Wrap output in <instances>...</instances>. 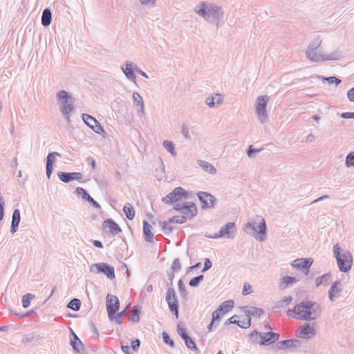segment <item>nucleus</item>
Segmentation results:
<instances>
[{"label":"nucleus","mask_w":354,"mask_h":354,"mask_svg":"<svg viewBox=\"0 0 354 354\" xmlns=\"http://www.w3.org/2000/svg\"><path fill=\"white\" fill-rule=\"evenodd\" d=\"M342 283L340 281H335L333 282L328 290V298L330 301H335V298L339 297L342 291Z\"/></svg>","instance_id":"b1692460"},{"label":"nucleus","mask_w":354,"mask_h":354,"mask_svg":"<svg viewBox=\"0 0 354 354\" xmlns=\"http://www.w3.org/2000/svg\"><path fill=\"white\" fill-rule=\"evenodd\" d=\"M183 340L185 342L186 346L188 348H189L191 350H194L195 351H198V348L196 346L195 342L190 336H188L187 337L185 338Z\"/></svg>","instance_id":"58836bf2"},{"label":"nucleus","mask_w":354,"mask_h":354,"mask_svg":"<svg viewBox=\"0 0 354 354\" xmlns=\"http://www.w3.org/2000/svg\"><path fill=\"white\" fill-rule=\"evenodd\" d=\"M59 179L65 183H68L73 180H77L80 183H84L82 180L83 174L80 172H64L59 171L57 173Z\"/></svg>","instance_id":"f3484780"},{"label":"nucleus","mask_w":354,"mask_h":354,"mask_svg":"<svg viewBox=\"0 0 354 354\" xmlns=\"http://www.w3.org/2000/svg\"><path fill=\"white\" fill-rule=\"evenodd\" d=\"M151 228L152 227L149 223L145 220L143 221V235L147 242H153V241L154 235L151 232Z\"/></svg>","instance_id":"bb28decb"},{"label":"nucleus","mask_w":354,"mask_h":354,"mask_svg":"<svg viewBox=\"0 0 354 354\" xmlns=\"http://www.w3.org/2000/svg\"><path fill=\"white\" fill-rule=\"evenodd\" d=\"M236 315L232 316L228 319H227L225 322V325H229L231 324H236L238 326H239L241 328H248V327H245V322L243 323V324H241V321H238L235 319L234 318L236 317Z\"/></svg>","instance_id":"ea45409f"},{"label":"nucleus","mask_w":354,"mask_h":354,"mask_svg":"<svg viewBox=\"0 0 354 354\" xmlns=\"http://www.w3.org/2000/svg\"><path fill=\"white\" fill-rule=\"evenodd\" d=\"M345 165L346 167H354V151L347 154L346 156Z\"/></svg>","instance_id":"a18cd8bd"},{"label":"nucleus","mask_w":354,"mask_h":354,"mask_svg":"<svg viewBox=\"0 0 354 354\" xmlns=\"http://www.w3.org/2000/svg\"><path fill=\"white\" fill-rule=\"evenodd\" d=\"M103 230L109 229L111 236H115L122 232L120 225L112 218H107L102 223Z\"/></svg>","instance_id":"412c9836"},{"label":"nucleus","mask_w":354,"mask_h":354,"mask_svg":"<svg viewBox=\"0 0 354 354\" xmlns=\"http://www.w3.org/2000/svg\"><path fill=\"white\" fill-rule=\"evenodd\" d=\"M333 251L339 270L342 272H348L353 265V256L351 253L348 251H344L341 253V248L337 243L333 245Z\"/></svg>","instance_id":"20e7f679"},{"label":"nucleus","mask_w":354,"mask_h":354,"mask_svg":"<svg viewBox=\"0 0 354 354\" xmlns=\"http://www.w3.org/2000/svg\"><path fill=\"white\" fill-rule=\"evenodd\" d=\"M120 68L129 80L135 82L136 77L135 75V66L133 62L126 61L125 66H122Z\"/></svg>","instance_id":"5701e85b"},{"label":"nucleus","mask_w":354,"mask_h":354,"mask_svg":"<svg viewBox=\"0 0 354 354\" xmlns=\"http://www.w3.org/2000/svg\"><path fill=\"white\" fill-rule=\"evenodd\" d=\"M162 145L168 152L172 156H176L174 145L171 141L165 140Z\"/></svg>","instance_id":"79ce46f5"},{"label":"nucleus","mask_w":354,"mask_h":354,"mask_svg":"<svg viewBox=\"0 0 354 354\" xmlns=\"http://www.w3.org/2000/svg\"><path fill=\"white\" fill-rule=\"evenodd\" d=\"M133 313L129 317V320L133 323L140 322V308L138 306H134L132 308Z\"/></svg>","instance_id":"72a5a7b5"},{"label":"nucleus","mask_w":354,"mask_h":354,"mask_svg":"<svg viewBox=\"0 0 354 354\" xmlns=\"http://www.w3.org/2000/svg\"><path fill=\"white\" fill-rule=\"evenodd\" d=\"M133 104L136 106H140L139 112L144 114V102L142 96L137 92L133 93Z\"/></svg>","instance_id":"2f4dec72"},{"label":"nucleus","mask_w":354,"mask_h":354,"mask_svg":"<svg viewBox=\"0 0 354 354\" xmlns=\"http://www.w3.org/2000/svg\"><path fill=\"white\" fill-rule=\"evenodd\" d=\"M241 310L245 314V327L248 328L251 326L252 317H260L264 313L262 308L248 306L241 307Z\"/></svg>","instance_id":"ddd939ff"},{"label":"nucleus","mask_w":354,"mask_h":354,"mask_svg":"<svg viewBox=\"0 0 354 354\" xmlns=\"http://www.w3.org/2000/svg\"><path fill=\"white\" fill-rule=\"evenodd\" d=\"M106 307L108 317L111 321H113L114 315L118 311L120 308L118 298L115 295L108 294L106 296Z\"/></svg>","instance_id":"f8f14e48"},{"label":"nucleus","mask_w":354,"mask_h":354,"mask_svg":"<svg viewBox=\"0 0 354 354\" xmlns=\"http://www.w3.org/2000/svg\"><path fill=\"white\" fill-rule=\"evenodd\" d=\"M322 315V308L314 301L307 300L295 305L287 311V315L297 319L314 321Z\"/></svg>","instance_id":"f257e3e1"},{"label":"nucleus","mask_w":354,"mask_h":354,"mask_svg":"<svg viewBox=\"0 0 354 354\" xmlns=\"http://www.w3.org/2000/svg\"><path fill=\"white\" fill-rule=\"evenodd\" d=\"M306 57L314 62H321L327 60H339L341 57L338 52H333L329 55H322L317 50H306Z\"/></svg>","instance_id":"6e6552de"},{"label":"nucleus","mask_w":354,"mask_h":354,"mask_svg":"<svg viewBox=\"0 0 354 354\" xmlns=\"http://www.w3.org/2000/svg\"><path fill=\"white\" fill-rule=\"evenodd\" d=\"M340 116L344 119L354 118V111L343 112L342 113H341Z\"/></svg>","instance_id":"e2e57ef3"},{"label":"nucleus","mask_w":354,"mask_h":354,"mask_svg":"<svg viewBox=\"0 0 354 354\" xmlns=\"http://www.w3.org/2000/svg\"><path fill=\"white\" fill-rule=\"evenodd\" d=\"M90 272L93 273H102L109 279H113L115 277V269L113 266L107 263H93L90 266Z\"/></svg>","instance_id":"1a4fd4ad"},{"label":"nucleus","mask_w":354,"mask_h":354,"mask_svg":"<svg viewBox=\"0 0 354 354\" xmlns=\"http://www.w3.org/2000/svg\"><path fill=\"white\" fill-rule=\"evenodd\" d=\"M123 211L129 220H133L135 216V209L133 205L127 203L124 205Z\"/></svg>","instance_id":"473e14b6"},{"label":"nucleus","mask_w":354,"mask_h":354,"mask_svg":"<svg viewBox=\"0 0 354 354\" xmlns=\"http://www.w3.org/2000/svg\"><path fill=\"white\" fill-rule=\"evenodd\" d=\"M221 314L217 310H214L212 315V321L215 323L217 322L218 324L221 320Z\"/></svg>","instance_id":"4d7b16f0"},{"label":"nucleus","mask_w":354,"mask_h":354,"mask_svg":"<svg viewBox=\"0 0 354 354\" xmlns=\"http://www.w3.org/2000/svg\"><path fill=\"white\" fill-rule=\"evenodd\" d=\"M235 228V223L234 222H228L221 227L220 229L221 234L227 238L233 237L231 235V230Z\"/></svg>","instance_id":"c85d7f7f"},{"label":"nucleus","mask_w":354,"mask_h":354,"mask_svg":"<svg viewBox=\"0 0 354 354\" xmlns=\"http://www.w3.org/2000/svg\"><path fill=\"white\" fill-rule=\"evenodd\" d=\"M178 290L183 297H186L187 292L186 290L185 284L182 279H180L178 282Z\"/></svg>","instance_id":"603ef678"},{"label":"nucleus","mask_w":354,"mask_h":354,"mask_svg":"<svg viewBox=\"0 0 354 354\" xmlns=\"http://www.w3.org/2000/svg\"><path fill=\"white\" fill-rule=\"evenodd\" d=\"M198 164L204 171L209 172L210 174L216 173V168L207 161L200 160H198Z\"/></svg>","instance_id":"7c9ffc66"},{"label":"nucleus","mask_w":354,"mask_h":354,"mask_svg":"<svg viewBox=\"0 0 354 354\" xmlns=\"http://www.w3.org/2000/svg\"><path fill=\"white\" fill-rule=\"evenodd\" d=\"M56 97L57 103L60 106V111L64 118L69 123L71 122V113L75 111V99L72 95L64 90H61L57 93Z\"/></svg>","instance_id":"7ed1b4c3"},{"label":"nucleus","mask_w":354,"mask_h":354,"mask_svg":"<svg viewBox=\"0 0 354 354\" xmlns=\"http://www.w3.org/2000/svg\"><path fill=\"white\" fill-rule=\"evenodd\" d=\"M174 216H175L176 223L183 224V223H185L187 221L184 218V217L181 216V214L180 215H176Z\"/></svg>","instance_id":"338daca9"},{"label":"nucleus","mask_w":354,"mask_h":354,"mask_svg":"<svg viewBox=\"0 0 354 354\" xmlns=\"http://www.w3.org/2000/svg\"><path fill=\"white\" fill-rule=\"evenodd\" d=\"M194 12L205 20L211 24H215L218 28L223 24V10L221 7L212 3L206 4L201 2L194 8Z\"/></svg>","instance_id":"f03ea898"},{"label":"nucleus","mask_w":354,"mask_h":354,"mask_svg":"<svg viewBox=\"0 0 354 354\" xmlns=\"http://www.w3.org/2000/svg\"><path fill=\"white\" fill-rule=\"evenodd\" d=\"M234 306V301L232 299H229L221 303L216 310L221 313H225L230 311Z\"/></svg>","instance_id":"cd10ccee"},{"label":"nucleus","mask_w":354,"mask_h":354,"mask_svg":"<svg viewBox=\"0 0 354 354\" xmlns=\"http://www.w3.org/2000/svg\"><path fill=\"white\" fill-rule=\"evenodd\" d=\"M70 344L75 354H83L84 344L72 328H70Z\"/></svg>","instance_id":"a211bd4d"},{"label":"nucleus","mask_w":354,"mask_h":354,"mask_svg":"<svg viewBox=\"0 0 354 354\" xmlns=\"http://www.w3.org/2000/svg\"><path fill=\"white\" fill-rule=\"evenodd\" d=\"M276 346L279 350H287L299 347L300 342L297 339H290L278 342Z\"/></svg>","instance_id":"4be33fe9"},{"label":"nucleus","mask_w":354,"mask_h":354,"mask_svg":"<svg viewBox=\"0 0 354 354\" xmlns=\"http://www.w3.org/2000/svg\"><path fill=\"white\" fill-rule=\"evenodd\" d=\"M181 133H182V134L183 135V136L186 139H187L189 140H191V136H190V134H189V128L186 125L183 124L182 126V127H181Z\"/></svg>","instance_id":"6e6d98bb"},{"label":"nucleus","mask_w":354,"mask_h":354,"mask_svg":"<svg viewBox=\"0 0 354 354\" xmlns=\"http://www.w3.org/2000/svg\"><path fill=\"white\" fill-rule=\"evenodd\" d=\"M189 198V192L181 187H177L171 192L162 198V201L167 204H172L182 199Z\"/></svg>","instance_id":"0eeeda50"},{"label":"nucleus","mask_w":354,"mask_h":354,"mask_svg":"<svg viewBox=\"0 0 354 354\" xmlns=\"http://www.w3.org/2000/svg\"><path fill=\"white\" fill-rule=\"evenodd\" d=\"M75 193L79 196H81L82 198L86 201H88L91 197L87 191L83 187H77L75 189Z\"/></svg>","instance_id":"c9c22d12"},{"label":"nucleus","mask_w":354,"mask_h":354,"mask_svg":"<svg viewBox=\"0 0 354 354\" xmlns=\"http://www.w3.org/2000/svg\"><path fill=\"white\" fill-rule=\"evenodd\" d=\"M21 221V214L19 209H15L13 211L12 216V221L10 226V232L14 234L17 232L19 223Z\"/></svg>","instance_id":"393cba45"},{"label":"nucleus","mask_w":354,"mask_h":354,"mask_svg":"<svg viewBox=\"0 0 354 354\" xmlns=\"http://www.w3.org/2000/svg\"><path fill=\"white\" fill-rule=\"evenodd\" d=\"M331 278V274L330 273L324 274L320 277H318L315 280L316 286L318 287L321 286L322 283L328 282Z\"/></svg>","instance_id":"4c0bfd02"},{"label":"nucleus","mask_w":354,"mask_h":354,"mask_svg":"<svg viewBox=\"0 0 354 354\" xmlns=\"http://www.w3.org/2000/svg\"><path fill=\"white\" fill-rule=\"evenodd\" d=\"M126 310H127V308L125 309H124L123 310H122L121 312L116 313L114 315L113 320H115L116 324H122L123 317L125 315Z\"/></svg>","instance_id":"49530a36"},{"label":"nucleus","mask_w":354,"mask_h":354,"mask_svg":"<svg viewBox=\"0 0 354 354\" xmlns=\"http://www.w3.org/2000/svg\"><path fill=\"white\" fill-rule=\"evenodd\" d=\"M197 212L198 209L196 204L193 202L186 201L185 202V207L182 210L180 214L186 221H187L195 217Z\"/></svg>","instance_id":"6ab92c4d"},{"label":"nucleus","mask_w":354,"mask_h":354,"mask_svg":"<svg viewBox=\"0 0 354 354\" xmlns=\"http://www.w3.org/2000/svg\"><path fill=\"white\" fill-rule=\"evenodd\" d=\"M313 263V260L310 258H300L295 259L291 265L297 270L308 273Z\"/></svg>","instance_id":"aec40b11"},{"label":"nucleus","mask_w":354,"mask_h":354,"mask_svg":"<svg viewBox=\"0 0 354 354\" xmlns=\"http://www.w3.org/2000/svg\"><path fill=\"white\" fill-rule=\"evenodd\" d=\"M88 202L93 206L96 209H100L101 208V206L96 201H95L92 197H91V198L88 201Z\"/></svg>","instance_id":"774afa93"},{"label":"nucleus","mask_w":354,"mask_h":354,"mask_svg":"<svg viewBox=\"0 0 354 354\" xmlns=\"http://www.w3.org/2000/svg\"><path fill=\"white\" fill-rule=\"evenodd\" d=\"M162 231L165 234H169L172 232L174 227L169 225L167 221H162L160 223Z\"/></svg>","instance_id":"de8ad7c7"},{"label":"nucleus","mask_w":354,"mask_h":354,"mask_svg":"<svg viewBox=\"0 0 354 354\" xmlns=\"http://www.w3.org/2000/svg\"><path fill=\"white\" fill-rule=\"evenodd\" d=\"M82 118L84 123L95 133L101 134L102 132H104V129L101 124L92 115L87 113H82Z\"/></svg>","instance_id":"dca6fc26"},{"label":"nucleus","mask_w":354,"mask_h":354,"mask_svg":"<svg viewBox=\"0 0 354 354\" xmlns=\"http://www.w3.org/2000/svg\"><path fill=\"white\" fill-rule=\"evenodd\" d=\"M322 43V41L319 39H314L308 46L307 50H317Z\"/></svg>","instance_id":"3c124183"},{"label":"nucleus","mask_w":354,"mask_h":354,"mask_svg":"<svg viewBox=\"0 0 354 354\" xmlns=\"http://www.w3.org/2000/svg\"><path fill=\"white\" fill-rule=\"evenodd\" d=\"M140 346V341L138 339L132 340L131 342V346L134 351H137Z\"/></svg>","instance_id":"13d9d810"},{"label":"nucleus","mask_w":354,"mask_h":354,"mask_svg":"<svg viewBox=\"0 0 354 354\" xmlns=\"http://www.w3.org/2000/svg\"><path fill=\"white\" fill-rule=\"evenodd\" d=\"M162 339L165 344L169 345L171 348L174 347V342L170 338V336L167 333H162Z\"/></svg>","instance_id":"09e8293b"},{"label":"nucleus","mask_w":354,"mask_h":354,"mask_svg":"<svg viewBox=\"0 0 354 354\" xmlns=\"http://www.w3.org/2000/svg\"><path fill=\"white\" fill-rule=\"evenodd\" d=\"M196 195L202 203L201 208L203 209L214 207L216 200L213 195L203 191L198 192Z\"/></svg>","instance_id":"2eb2a0df"},{"label":"nucleus","mask_w":354,"mask_h":354,"mask_svg":"<svg viewBox=\"0 0 354 354\" xmlns=\"http://www.w3.org/2000/svg\"><path fill=\"white\" fill-rule=\"evenodd\" d=\"M282 281L283 283L286 284L285 288L287 286L296 283L298 280L294 277L285 276L282 278Z\"/></svg>","instance_id":"8fccbe9b"},{"label":"nucleus","mask_w":354,"mask_h":354,"mask_svg":"<svg viewBox=\"0 0 354 354\" xmlns=\"http://www.w3.org/2000/svg\"><path fill=\"white\" fill-rule=\"evenodd\" d=\"M315 334V324L305 323L296 330V335L299 338L310 339L314 337Z\"/></svg>","instance_id":"4468645a"},{"label":"nucleus","mask_w":354,"mask_h":354,"mask_svg":"<svg viewBox=\"0 0 354 354\" xmlns=\"http://www.w3.org/2000/svg\"><path fill=\"white\" fill-rule=\"evenodd\" d=\"M347 96L351 102H354V87L349 89L347 92Z\"/></svg>","instance_id":"69168bd1"},{"label":"nucleus","mask_w":354,"mask_h":354,"mask_svg":"<svg viewBox=\"0 0 354 354\" xmlns=\"http://www.w3.org/2000/svg\"><path fill=\"white\" fill-rule=\"evenodd\" d=\"M268 99L267 95H261L255 102L256 113L261 123H264L268 118L266 111Z\"/></svg>","instance_id":"9b49d317"},{"label":"nucleus","mask_w":354,"mask_h":354,"mask_svg":"<svg viewBox=\"0 0 354 354\" xmlns=\"http://www.w3.org/2000/svg\"><path fill=\"white\" fill-rule=\"evenodd\" d=\"M165 299L169 310L178 318L179 315V304L176 291L173 287H169L167 289Z\"/></svg>","instance_id":"9d476101"},{"label":"nucleus","mask_w":354,"mask_h":354,"mask_svg":"<svg viewBox=\"0 0 354 354\" xmlns=\"http://www.w3.org/2000/svg\"><path fill=\"white\" fill-rule=\"evenodd\" d=\"M212 266V261H210V259L208 258H206L205 259L204 266L202 270V272H204L207 271L208 270H209L211 268Z\"/></svg>","instance_id":"bf43d9fd"},{"label":"nucleus","mask_w":354,"mask_h":354,"mask_svg":"<svg viewBox=\"0 0 354 354\" xmlns=\"http://www.w3.org/2000/svg\"><path fill=\"white\" fill-rule=\"evenodd\" d=\"M223 101V95L219 93L215 94L214 96L208 97L206 98L205 103L210 107L213 108L216 106H219Z\"/></svg>","instance_id":"a878e982"},{"label":"nucleus","mask_w":354,"mask_h":354,"mask_svg":"<svg viewBox=\"0 0 354 354\" xmlns=\"http://www.w3.org/2000/svg\"><path fill=\"white\" fill-rule=\"evenodd\" d=\"M203 279H204L203 274L198 275L197 277H195L189 280V285L191 287H197L201 283V282L203 280Z\"/></svg>","instance_id":"37998d69"},{"label":"nucleus","mask_w":354,"mask_h":354,"mask_svg":"<svg viewBox=\"0 0 354 354\" xmlns=\"http://www.w3.org/2000/svg\"><path fill=\"white\" fill-rule=\"evenodd\" d=\"M252 291V286L251 285L245 283L243 286V292L242 294L243 295H249Z\"/></svg>","instance_id":"680f3d73"},{"label":"nucleus","mask_w":354,"mask_h":354,"mask_svg":"<svg viewBox=\"0 0 354 354\" xmlns=\"http://www.w3.org/2000/svg\"><path fill=\"white\" fill-rule=\"evenodd\" d=\"M177 333L183 339L189 336L187 334L186 328L182 325L181 323H179L177 325Z\"/></svg>","instance_id":"c03bdc74"},{"label":"nucleus","mask_w":354,"mask_h":354,"mask_svg":"<svg viewBox=\"0 0 354 354\" xmlns=\"http://www.w3.org/2000/svg\"><path fill=\"white\" fill-rule=\"evenodd\" d=\"M171 272H178L181 269V264L179 259L176 258L174 260L171 265Z\"/></svg>","instance_id":"864d4df0"},{"label":"nucleus","mask_w":354,"mask_h":354,"mask_svg":"<svg viewBox=\"0 0 354 354\" xmlns=\"http://www.w3.org/2000/svg\"><path fill=\"white\" fill-rule=\"evenodd\" d=\"M60 156H61V154L58 152L49 153L46 157V165L53 166V163L55 161V158L60 157Z\"/></svg>","instance_id":"a19ab883"},{"label":"nucleus","mask_w":354,"mask_h":354,"mask_svg":"<svg viewBox=\"0 0 354 354\" xmlns=\"http://www.w3.org/2000/svg\"><path fill=\"white\" fill-rule=\"evenodd\" d=\"M324 80L327 81L329 84H335L336 86L339 85L342 80L335 76H330L327 77H323Z\"/></svg>","instance_id":"5fc2aeb1"},{"label":"nucleus","mask_w":354,"mask_h":354,"mask_svg":"<svg viewBox=\"0 0 354 354\" xmlns=\"http://www.w3.org/2000/svg\"><path fill=\"white\" fill-rule=\"evenodd\" d=\"M81 307V301L77 298L72 299L67 304V308L74 311H78Z\"/></svg>","instance_id":"f704fd0d"},{"label":"nucleus","mask_w":354,"mask_h":354,"mask_svg":"<svg viewBox=\"0 0 354 354\" xmlns=\"http://www.w3.org/2000/svg\"><path fill=\"white\" fill-rule=\"evenodd\" d=\"M46 176H47L48 179H50L51 174L53 173V166L46 165Z\"/></svg>","instance_id":"0e129e2a"},{"label":"nucleus","mask_w":354,"mask_h":354,"mask_svg":"<svg viewBox=\"0 0 354 354\" xmlns=\"http://www.w3.org/2000/svg\"><path fill=\"white\" fill-rule=\"evenodd\" d=\"M243 230L249 234H251L252 232L258 234L256 239L260 241H263L265 240L266 236V223L264 219H262L261 222L258 225H256L254 222H249L244 225Z\"/></svg>","instance_id":"423d86ee"},{"label":"nucleus","mask_w":354,"mask_h":354,"mask_svg":"<svg viewBox=\"0 0 354 354\" xmlns=\"http://www.w3.org/2000/svg\"><path fill=\"white\" fill-rule=\"evenodd\" d=\"M52 21V12L50 8H45L41 15V24L44 27L48 26Z\"/></svg>","instance_id":"c756f323"},{"label":"nucleus","mask_w":354,"mask_h":354,"mask_svg":"<svg viewBox=\"0 0 354 354\" xmlns=\"http://www.w3.org/2000/svg\"><path fill=\"white\" fill-rule=\"evenodd\" d=\"M279 334L274 332L261 333L254 330L250 334V341L252 344L259 343L260 345L268 346L278 341Z\"/></svg>","instance_id":"39448f33"},{"label":"nucleus","mask_w":354,"mask_h":354,"mask_svg":"<svg viewBox=\"0 0 354 354\" xmlns=\"http://www.w3.org/2000/svg\"><path fill=\"white\" fill-rule=\"evenodd\" d=\"M260 150L255 149L252 147V145H250L247 149V155L249 157L253 156L256 153L259 152Z\"/></svg>","instance_id":"052dcab7"},{"label":"nucleus","mask_w":354,"mask_h":354,"mask_svg":"<svg viewBox=\"0 0 354 354\" xmlns=\"http://www.w3.org/2000/svg\"><path fill=\"white\" fill-rule=\"evenodd\" d=\"M35 295L31 293H27L22 297V306L24 308L29 307L30 301L35 298Z\"/></svg>","instance_id":"e433bc0d"}]
</instances>
